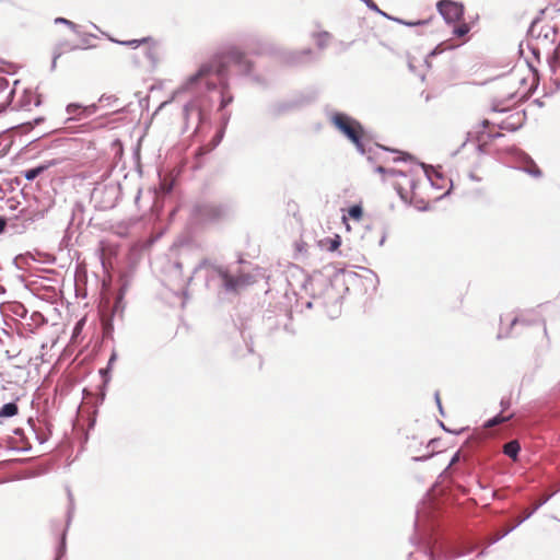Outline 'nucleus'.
I'll list each match as a JSON object with an SVG mask.
<instances>
[{
  "instance_id": "obj_41",
  "label": "nucleus",
  "mask_w": 560,
  "mask_h": 560,
  "mask_svg": "<svg viewBox=\"0 0 560 560\" xmlns=\"http://www.w3.org/2000/svg\"><path fill=\"white\" fill-rule=\"evenodd\" d=\"M60 46L61 45H56V47L54 48V54H52V60H51V70H55L56 69V65H57V60L63 55L65 50L60 49Z\"/></svg>"
},
{
  "instance_id": "obj_31",
  "label": "nucleus",
  "mask_w": 560,
  "mask_h": 560,
  "mask_svg": "<svg viewBox=\"0 0 560 560\" xmlns=\"http://www.w3.org/2000/svg\"><path fill=\"white\" fill-rule=\"evenodd\" d=\"M313 37L316 39V46L319 49H325L328 46V42L331 38V35L327 31H322L318 33H314Z\"/></svg>"
},
{
  "instance_id": "obj_47",
  "label": "nucleus",
  "mask_w": 560,
  "mask_h": 560,
  "mask_svg": "<svg viewBox=\"0 0 560 560\" xmlns=\"http://www.w3.org/2000/svg\"><path fill=\"white\" fill-rule=\"evenodd\" d=\"M517 526L514 525L513 527L509 528L508 530L503 532L502 534H500L499 536L497 537H492V539L490 540L489 545H493L495 542H498L499 540H501L503 537H505L509 533H511L513 529H515Z\"/></svg>"
},
{
  "instance_id": "obj_54",
  "label": "nucleus",
  "mask_w": 560,
  "mask_h": 560,
  "mask_svg": "<svg viewBox=\"0 0 560 560\" xmlns=\"http://www.w3.org/2000/svg\"><path fill=\"white\" fill-rule=\"evenodd\" d=\"M116 360H117V353L115 351H113L108 359L107 365H106V372H110L113 364L115 363Z\"/></svg>"
},
{
  "instance_id": "obj_51",
  "label": "nucleus",
  "mask_w": 560,
  "mask_h": 560,
  "mask_svg": "<svg viewBox=\"0 0 560 560\" xmlns=\"http://www.w3.org/2000/svg\"><path fill=\"white\" fill-rule=\"evenodd\" d=\"M84 110L85 114H88V116L91 117L92 115L96 114V112L98 110V106L97 104L93 103L91 105L85 106Z\"/></svg>"
},
{
  "instance_id": "obj_6",
  "label": "nucleus",
  "mask_w": 560,
  "mask_h": 560,
  "mask_svg": "<svg viewBox=\"0 0 560 560\" xmlns=\"http://www.w3.org/2000/svg\"><path fill=\"white\" fill-rule=\"evenodd\" d=\"M121 196L119 183L101 184L94 187L91 199L97 210L105 211L113 209Z\"/></svg>"
},
{
  "instance_id": "obj_7",
  "label": "nucleus",
  "mask_w": 560,
  "mask_h": 560,
  "mask_svg": "<svg viewBox=\"0 0 560 560\" xmlns=\"http://www.w3.org/2000/svg\"><path fill=\"white\" fill-rule=\"evenodd\" d=\"M436 9L446 24H454L464 18L465 9L463 3L454 0H440Z\"/></svg>"
},
{
  "instance_id": "obj_52",
  "label": "nucleus",
  "mask_w": 560,
  "mask_h": 560,
  "mask_svg": "<svg viewBox=\"0 0 560 560\" xmlns=\"http://www.w3.org/2000/svg\"><path fill=\"white\" fill-rule=\"evenodd\" d=\"M428 23H429V20L405 21L404 25L409 26V27H413V26H418V25H424V24H428Z\"/></svg>"
},
{
  "instance_id": "obj_48",
  "label": "nucleus",
  "mask_w": 560,
  "mask_h": 560,
  "mask_svg": "<svg viewBox=\"0 0 560 560\" xmlns=\"http://www.w3.org/2000/svg\"><path fill=\"white\" fill-rule=\"evenodd\" d=\"M306 247V244L304 242H296L295 243V249H296V255H295V258L299 259L300 258V255L304 254L306 252L305 249Z\"/></svg>"
},
{
  "instance_id": "obj_50",
  "label": "nucleus",
  "mask_w": 560,
  "mask_h": 560,
  "mask_svg": "<svg viewBox=\"0 0 560 560\" xmlns=\"http://www.w3.org/2000/svg\"><path fill=\"white\" fill-rule=\"evenodd\" d=\"M58 45H61L60 49H62L65 51H73V50L80 49V47L78 45H70L67 42L59 43Z\"/></svg>"
},
{
  "instance_id": "obj_28",
  "label": "nucleus",
  "mask_w": 560,
  "mask_h": 560,
  "mask_svg": "<svg viewBox=\"0 0 560 560\" xmlns=\"http://www.w3.org/2000/svg\"><path fill=\"white\" fill-rule=\"evenodd\" d=\"M553 493L551 494H548L546 495L544 499H541L538 503H536L535 505H533V508L527 511L520 520L518 522L515 524L516 526H520L523 522H525L526 520H528L536 511H538V509H540L544 504H546L551 498H552Z\"/></svg>"
},
{
  "instance_id": "obj_43",
  "label": "nucleus",
  "mask_w": 560,
  "mask_h": 560,
  "mask_svg": "<svg viewBox=\"0 0 560 560\" xmlns=\"http://www.w3.org/2000/svg\"><path fill=\"white\" fill-rule=\"evenodd\" d=\"M395 189H396L397 194L399 195V197H400L402 200L407 201L408 196H409V192H408V190L406 189V187L404 186V184H401V183H396V184H395Z\"/></svg>"
},
{
  "instance_id": "obj_40",
  "label": "nucleus",
  "mask_w": 560,
  "mask_h": 560,
  "mask_svg": "<svg viewBox=\"0 0 560 560\" xmlns=\"http://www.w3.org/2000/svg\"><path fill=\"white\" fill-rule=\"evenodd\" d=\"M224 127H221L220 130L217 131V133L213 136L212 140H211V147L209 150H212L214 149L215 147L219 145V143L222 141L223 139V136H224Z\"/></svg>"
},
{
  "instance_id": "obj_45",
  "label": "nucleus",
  "mask_w": 560,
  "mask_h": 560,
  "mask_svg": "<svg viewBox=\"0 0 560 560\" xmlns=\"http://www.w3.org/2000/svg\"><path fill=\"white\" fill-rule=\"evenodd\" d=\"M98 102L104 103L106 106H112L114 103L118 102V98L115 95H106L103 94Z\"/></svg>"
},
{
  "instance_id": "obj_64",
  "label": "nucleus",
  "mask_w": 560,
  "mask_h": 560,
  "mask_svg": "<svg viewBox=\"0 0 560 560\" xmlns=\"http://www.w3.org/2000/svg\"><path fill=\"white\" fill-rule=\"evenodd\" d=\"M8 205L11 210H14L19 206V202L14 199H9Z\"/></svg>"
},
{
  "instance_id": "obj_62",
  "label": "nucleus",
  "mask_w": 560,
  "mask_h": 560,
  "mask_svg": "<svg viewBox=\"0 0 560 560\" xmlns=\"http://www.w3.org/2000/svg\"><path fill=\"white\" fill-rule=\"evenodd\" d=\"M374 171H375L376 173H378V174H383V175H384V174H387L388 168H386V167H384V166H382V165H377V166L374 168Z\"/></svg>"
},
{
  "instance_id": "obj_63",
  "label": "nucleus",
  "mask_w": 560,
  "mask_h": 560,
  "mask_svg": "<svg viewBox=\"0 0 560 560\" xmlns=\"http://www.w3.org/2000/svg\"><path fill=\"white\" fill-rule=\"evenodd\" d=\"M305 306H306L307 308H312V307H319V304H318V303H316V302H315V300L312 298V300H311V301H307V302H306Z\"/></svg>"
},
{
  "instance_id": "obj_26",
  "label": "nucleus",
  "mask_w": 560,
  "mask_h": 560,
  "mask_svg": "<svg viewBox=\"0 0 560 560\" xmlns=\"http://www.w3.org/2000/svg\"><path fill=\"white\" fill-rule=\"evenodd\" d=\"M319 245L325 247L328 252H335L341 245V237L338 234L334 237H326L319 241Z\"/></svg>"
},
{
  "instance_id": "obj_60",
  "label": "nucleus",
  "mask_w": 560,
  "mask_h": 560,
  "mask_svg": "<svg viewBox=\"0 0 560 560\" xmlns=\"http://www.w3.org/2000/svg\"><path fill=\"white\" fill-rule=\"evenodd\" d=\"M357 151L362 154V155H366L368 154V149L365 148V144L364 142H362L359 147L355 148Z\"/></svg>"
},
{
  "instance_id": "obj_14",
  "label": "nucleus",
  "mask_w": 560,
  "mask_h": 560,
  "mask_svg": "<svg viewBox=\"0 0 560 560\" xmlns=\"http://www.w3.org/2000/svg\"><path fill=\"white\" fill-rule=\"evenodd\" d=\"M515 158L520 162V170L533 177H541L542 173L534 160L524 151L515 150Z\"/></svg>"
},
{
  "instance_id": "obj_20",
  "label": "nucleus",
  "mask_w": 560,
  "mask_h": 560,
  "mask_svg": "<svg viewBox=\"0 0 560 560\" xmlns=\"http://www.w3.org/2000/svg\"><path fill=\"white\" fill-rule=\"evenodd\" d=\"M84 107L80 103H70L66 107V112L70 115L67 121H80L89 118L88 114H85Z\"/></svg>"
},
{
  "instance_id": "obj_25",
  "label": "nucleus",
  "mask_w": 560,
  "mask_h": 560,
  "mask_svg": "<svg viewBox=\"0 0 560 560\" xmlns=\"http://www.w3.org/2000/svg\"><path fill=\"white\" fill-rule=\"evenodd\" d=\"M520 452H521V445L516 440H511L504 444L503 453L508 457H510L512 459H516L518 457Z\"/></svg>"
},
{
  "instance_id": "obj_33",
  "label": "nucleus",
  "mask_w": 560,
  "mask_h": 560,
  "mask_svg": "<svg viewBox=\"0 0 560 560\" xmlns=\"http://www.w3.org/2000/svg\"><path fill=\"white\" fill-rule=\"evenodd\" d=\"M66 538H67V528L62 532L60 536V541L56 550L55 560H60V558L66 553Z\"/></svg>"
},
{
  "instance_id": "obj_12",
  "label": "nucleus",
  "mask_w": 560,
  "mask_h": 560,
  "mask_svg": "<svg viewBox=\"0 0 560 560\" xmlns=\"http://www.w3.org/2000/svg\"><path fill=\"white\" fill-rule=\"evenodd\" d=\"M245 47L253 55H273L276 54L275 47L267 42H264L260 37L253 35L245 40Z\"/></svg>"
},
{
  "instance_id": "obj_49",
  "label": "nucleus",
  "mask_w": 560,
  "mask_h": 560,
  "mask_svg": "<svg viewBox=\"0 0 560 560\" xmlns=\"http://www.w3.org/2000/svg\"><path fill=\"white\" fill-rule=\"evenodd\" d=\"M100 375L103 378V386L105 387L110 381V372H106V366L100 370Z\"/></svg>"
},
{
  "instance_id": "obj_44",
  "label": "nucleus",
  "mask_w": 560,
  "mask_h": 560,
  "mask_svg": "<svg viewBox=\"0 0 560 560\" xmlns=\"http://www.w3.org/2000/svg\"><path fill=\"white\" fill-rule=\"evenodd\" d=\"M539 21H540V18H536L533 20V22L530 23L528 31H527L528 36L537 38V34L539 32V31H537V25H538Z\"/></svg>"
},
{
  "instance_id": "obj_55",
  "label": "nucleus",
  "mask_w": 560,
  "mask_h": 560,
  "mask_svg": "<svg viewBox=\"0 0 560 560\" xmlns=\"http://www.w3.org/2000/svg\"><path fill=\"white\" fill-rule=\"evenodd\" d=\"M145 57L151 60L153 63L156 62L158 58H156V54L155 51L149 47L147 50H145Z\"/></svg>"
},
{
  "instance_id": "obj_58",
  "label": "nucleus",
  "mask_w": 560,
  "mask_h": 560,
  "mask_svg": "<svg viewBox=\"0 0 560 560\" xmlns=\"http://www.w3.org/2000/svg\"><path fill=\"white\" fill-rule=\"evenodd\" d=\"M9 89V81L4 78H0V92H4Z\"/></svg>"
},
{
  "instance_id": "obj_29",
  "label": "nucleus",
  "mask_w": 560,
  "mask_h": 560,
  "mask_svg": "<svg viewBox=\"0 0 560 560\" xmlns=\"http://www.w3.org/2000/svg\"><path fill=\"white\" fill-rule=\"evenodd\" d=\"M547 62L552 73H556L557 68L560 67V47L553 48L552 52L548 55Z\"/></svg>"
},
{
  "instance_id": "obj_59",
  "label": "nucleus",
  "mask_w": 560,
  "mask_h": 560,
  "mask_svg": "<svg viewBox=\"0 0 560 560\" xmlns=\"http://www.w3.org/2000/svg\"><path fill=\"white\" fill-rule=\"evenodd\" d=\"M528 47H529L533 56L537 59V61H539V48L534 45H529Z\"/></svg>"
},
{
  "instance_id": "obj_3",
  "label": "nucleus",
  "mask_w": 560,
  "mask_h": 560,
  "mask_svg": "<svg viewBox=\"0 0 560 560\" xmlns=\"http://www.w3.org/2000/svg\"><path fill=\"white\" fill-rule=\"evenodd\" d=\"M232 62L238 67L240 73L244 77H250L254 68L253 61L246 58L245 51L235 45H229L218 49L208 61L201 63L198 70L188 77L185 88L190 89L201 79L214 74L220 84L229 86L230 73L229 63Z\"/></svg>"
},
{
  "instance_id": "obj_5",
  "label": "nucleus",
  "mask_w": 560,
  "mask_h": 560,
  "mask_svg": "<svg viewBox=\"0 0 560 560\" xmlns=\"http://www.w3.org/2000/svg\"><path fill=\"white\" fill-rule=\"evenodd\" d=\"M326 113L331 125L355 148L363 142L364 128L359 120L342 112L327 110Z\"/></svg>"
},
{
  "instance_id": "obj_34",
  "label": "nucleus",
  "mask_w": 560,
  "mask_h": 560,
  "mask_svg": "<svg viewBox=\"0 0 560 560\" xmlns=\"http://www.w3.org/2000/svg\"><path fill=\"white\" fill-rule=\"evenodd\" d=\"M499 129L501 130H506V131H510V132H514L516 130H518L522 125L521 124H514L510 120H503L501 121L499 125H498Z\"/></svg>"
},
{
  "instance_id": "obj_24",
  "label": "nucleus",
  "mask_w": 560,
  "mask_h": 560,
  "mask_svg": "<svg viewBox=\"0 0 560 560\" xmlns=\"http://www.w3.org/2000/svg\"><path fill=\"white\" fill-rule=\"evenodd\" d=\"M110 40L116 44H119L122 46H128L131 48H138L139 46H141L143 44H150V43L155 44V40L151 36L142 37L140 39H130V40H117V39L110 38Z\"/></svg>"
},
{
  "instance_id": "obj_42",
  "label": "nucleus",
  "mask_w": 560,
  "mask_h": 560,
  "mask_svg": "<svg viewBox=\"0 0 560 560\" xmlns=\"http://www.w3.org/2000/svg\"><path fill=\"white\" fill-rule=\"evenodd\" d=\"M95 36L93 34H83L82 37H81V43L82 45L79 46L80 49H86V48H92L94 47L92 44H91V39L94 38Z\"/></svg>"
},
{
  "instance_id": "obj_13",
  "label": "nucleus",
  "mask_w": 560,
  "mask_h": 560,
  "mask_svg": "<svg viewBox=\"0 0 560 560\" xmlns=\"http://www.w3.org/2000/svg\"><path fill=\"white\" fill-rule=\"evenodd\" d=\"M183 115L187 124L190 119L197 120L196 129L208 119L207 114L203 112L197 100H191L184 105Z\"/></svg>"
},
{
  "instance_id": "obj_35",
  "label": "nucleus",
  "mask_w": 560,
  "mask_h": 560,
  "mask_svg": "<svg viewBox=\"0 0 560 560\" xmlns=\"http://www.w3.org/2000/svg\"><path fill=\"white\" fill-rule=\"evenodd\" d=\"M371 11L376 12L383 18H389V14L378 8L374 0H361Z\"/></svg>"
},
{
  "instance_id": "obj_19",
  "label": "nucleus",
  "mask_w": 560,
  "mask_h": 560,
  "mask_svg": "<svg viewBox=\"0 0 560 560\" xmlns=\"http://www.w3.org/2000/svg\"><path fill=\"white\" fill-rule=\"evenodd\" d=\"M419 165L422 167L424 175L428 178V180L431 183V185L433 187H435L436 189H441L443 186L441 184H439V180L444 179L443 174L439 170L434 168L431 165H428L424 163H420Z\"/></svg>"
},
{
  "instance_id": "obj_38",
  "label": "nucleus",
  "mask_w": 560,
  "mask_h": 560,
  "mask_svg": "<svg viewBox=\"0 0 560 560\" xmlns=\"http://www.w3.org/2000/svg\"><path fill=\"white\" fill-rule=\"evenodd\" d=\"M348 213L350 218L354 220H360L363 214V209L360 205H353L349 208Z\"/></svg>"
},
{
  "instance_id": "obj_22",
  "label": "nucleus",
  "mask_w": 560,
  "mask_h": 560,
  "mask_svg": "<svg viewBox=\"0 0 560 560\" xmlns=\"http://www.w3.org/2000/svg\"><path fill=\"white\" fill-rule=\"evenodd\" d=\"M30 319L32 323H26L23 325L24 331L30 334H34L36 328L47 323V319L40 312H33Z\"/></svg>"
},
{
  "instance_id": "obj_46",
  "label": "nucleus",
  "mask_w": 560,
  "mask_h": 560,
  "mask_svg": "<svg viewBox=\"0 0 560 560\" xmlns=\"http://www.w3.org/2000/svg\"><path fill=\"white\" fill-rule=\"evenodd\" d=\"M448 47L445 46V43H441L436 45L428 55V57H436L438 55L442 54L445 49Z\"/></svg>"
},
{
  "instance_id": "obj_18",
  "label": "nucleus",
  "mask_w": 560,
  "mask_h": 560,
  "mask_svg": "<svg viewBox=\"0 0 560 560\" xmlns=\"http://www.w3.org/2000/svg\"><path fill=\"white\" fill-rule=\"evenodd\" d=\"M59 163H60V161L57 159L44 161L34 167H30V168L22 171V175L24 176L25 179L32 182L35 178H37L39 175H42L44 172H46L48 168H50L51 166H56Z\"/></svg>"
},
{
  "instance_id": "obj_39",
  "label": "nucleus",
  "mask_w": 560,
  "mask_h": 560,
  "mask_svg": "<svg viewBox=\"0 0 560 560\" xmlns=\"http://www.w3.org/2000/svg\"><path fill=\"white\" fill-rule=\"evenodd\" d=\"M459 457H460V454L459 452L457 451L453 457L451 458L447 467L442 471V474L440 475L441 477H446L451 474L452 471V466L455 465L458 460H459Z\"/></svg>"
},
{
  "instance_id": "obj_15",
  "label": "nucleus",
  "mask_w": 560,
  "mask_h": 560,
  "mask_svg": "<svg viewBox=\"0 0 560 560\" xmlns=\"http://www.w3.org/2000/svg\"><path fill=\"white\" fill-rule=\"evenodd\" d=\"M313 51L311 48H304L302 50L288 51L283 55V61L289 66H302L311 60Z\"/></svg>"
},
{
  "instance_id": "obj_61",
  "label": "nucleus",
  "mask_w": 560,
  "mask_h": 560,
  "mask_svg": "<svg viewBox=\"0 0 560 560\" xmlns=\"http://www.w3.org/2000/svg\"><path fill=\"white\" fill-rule=\"evenodd\" d=\"M231 118V114L230 113H224L222 115V127H226V125L229 124V120Z\"/></svg>"
},
{
  "instance_id": "obj_8",
  "label": "nucleus",
  "mask_w": 560,
  "mask_h": 560,
  "mask_svg": "<svg viewBox=\"0 0 560 560\" xmlns=\"http://www.w3.org/2000/svg\"><path fill=\"white\" fill-rule=\"evenodd\" d=\"M32 130L30 122H23L13 127H10L0 132V155H5L15 141V136L27 133Z\"/></svg>"
},
{
  "instance_id": "obj_4",
  "label": "nucleus",
  "mask_w": 560,
  "mask_h": 560,
  "mask_svg": "<svg viewBox=\"0 0 560 560\" xmlns=\"http://www.w3.org/2000/svg\"><path fill=\"white\" fill-rule=\"evenodd\" d=\"M233 214V205L229 201H198L190 211L196 223H217Z\"/></svg>"
},
{
  "instance_id": "obj_30",
  "label": "nucleus",
  "mask_w": 560,
  "mask_h": 560,
  "mask_svg": "<svg viewBox=\"0 0 560 560\" xmlns=\"http://www.w3.org/2000/svg\"><path fill=\"white\" fill-rule=\"evenodd\" d=\"M387 175L393 176V177H397V176L404 177L407 182L406 184L409 186L411 191H413L417 187L416 179L409 178L408 175L404 171L396 170V168H388Z\"/></svg>"
},
{
  "instance_id": "obj_2",
  "label": "nucleus",
  "mask_w": 560,
  "mask_h": 560,
  "mask_svg": "<svg viewBox=\"0 0 560 560\" xmlns=\"http://www.w3.org/2000/svg\"><path fill=\"white\" fill-rule=\"evenodd\" d=\"M360 281V276L352 270L326 266L323 271H316L308 277L304 287L327 316L334 319L340 315L342 300L350 287L359 284Z\"/></svg>"
},
{
  "instance_id": "obj_23",
  "label": "nucleus",
  "mask_w": 560,
  "mask_h": 560,
  "mask_svg": "<svg viewBox=\"0 0 560 560\" xmlns=\"http://www.w3.org/2000/svg\"><path fill=\"white\" fill-rule=\"evenodd\" d=\"M558 37V28L553 25H542L537 34V39L542 38L544 40L553 44Z\"/></svg>"
},
{
  "instance_id": "obj_27",
  "label": "nucleus",
  "mask_w": 560,
  "mask_h": 560,
  "mask_svg": "<svg viewBox=\"0 0 560 560\" xmlns=\"http://www.w3.org/2000/svg\"><path fill=\"white\" fill-rule=\"evenodd\" d=\"M19 413V406L15 401H9L0 408V418H12Z\"/></svg>"
},
{
  "instance_id": "obj_21",
  "label": "nucleus",
  "mask_w": 560,
  "mask_h": 560,
  "mask_svg": "<svg viewBox=\"0 0 560 560\" xmlns=\"http://www.w3.org/2000/svg\"><path fill=\"white\" fill-rule=\"evenodd\" d=\"M127 290V284H124L118 294L115 298L114 304L112 306V317H119L122 318L124 311H125V302L124 296Z\"/></svg>"
},
{
  "instance_id": "obj_56",
  "label": "nucleus",
  "mask_w": 560,
  "mask_h": 560,
  "mask_svg": "<svg viewBox=\"0 0 560 560\" xmlns=\"http://www.w3.org/2000/svg\"><path fill=\"white\" fill-rule=\"evenodd\" d=\"M434 454H435L434 452H431V453H428V454H424V455H421V456H413L412 460L413 462H425L429 458H431Z\"/></svg>"
},
{
  "instance_id": "obj_1",
  "label": "nucleus",
  "mask_w": 560,
  "mask_h": 560,
  "mask_svg": "<svg viewBox=\"0 0 560 560\" xmlns=\"http://www.w3.org/2000/svg\"><path fill=\"white\" fill-rule=\"evenodd\" d=\"M244 260L241 258L236 264L222 265L215 259L203 258L192 269L191 275L184 277L183 261L174 260L167 264L170 282H173L177 294L189 298L188 287L194 279H201L208 291L221 294L237 295L248 285L255 282V277L241 268Z\"/></svg>"
},
{
  "instance_id": "obj_9",
  "label": "nucleus",
  "mask_w": 560,
  "mask_h": 560,
  "mask_svg": "<svg viewBox=\"0 0 560 560\" xmlns=\"http://www.w3.org/2000/svg\"><path fill=\"white\" fill-rule=\"evenodd\" d=\"M201 83L205 84L206 89L208 91H213L218 86L220 88V105L219 110H223L229 104H231L234 100V96L230 93V85L228 88H224L220 82H214L210 79V77H207L206 79H201L199 82H197L190 90L195 89L196 86L200 85ZM183 90L189 91V89L185 88V84L183 85Z\"/></svg>"
},
{
  "instance_id": "obj_57",
  "label": "nucleus",
  "mask_w": 560,
  "mask_h": 560,
  "mask_svg": "<svg viewBox=\"0 0 560 560\" xmlns=\"http://www.w3.org/2000/svg\"><path fill=\"white\" fill-rule=\"evenodd\" d=\"M14 93H15L14 89L9 90V92H8V94H7V101H8V102H7L5 104H2V105H1V106H2V110H4V109H5V107L10 104V102L12 101V98H13V96H14Z\"/></svg>"
},
{
  "instance_id": "obj_53",
  "label": "nucleus",
  "mask_w": 560,
  "mask_h": 560,
  "mask_svg": "<svg viewBox=\"0 0 560 560\" xmlns=\"http://www.w3.org/2000/svg\"><path fill=\"white\" fill-rule=\"evenodd\" d=\"M501 412L503 413L511 407V399L509 397H503L500 401Z\"/></svg>"
},
{
  "instance_id": "obj_10",
  "label": "nucleus",
  "mask_w": 560,
  "mask_h": 560,
  "mask_svg": "<svg viewBox=\"0 0 560 560\" xmlns=\"http://www.w3.org/2000/svg\"><path fill=\"white\" fill-rule=\"evenodd\" d=\"M84 213L85 208L83 203L79 201L74 202L71 209V218L65 231L63 238H70L74 232L81 230L82 225L84 224Z\"/></svg>"
},
{
  "instance_id": "obj_37",
  "label": "nucleus",
  "mask_w": 560,
  "mask_h": 560,
  "mask_svg": "<svg viewBox=\"0 0 560 560\" xmlns=\"http://www.w3.org/2000/svg\"><path fill=\"white\" fill-rule=\"evenodd\" d=\"M469 31H470V26L467 23H463V24L454 27L453 34L456 37H464L465 35H467L469 33Z\"/></svg>"
},
{
  "instance_id": "obj_36",
  "label": "nucleus",
  "mask_w": 560,
  "mask_h": 560,
  "mask_svg": "<svg viewBox=\"0 0 560 560\" xmlns=\"http://www.w3.org/2000/svg\"><path fill=\"white\" fill-rule=\"evenodd\" d=\"M55 24H63L67 25L73 33L79 34L78 25L73 23L72 21L66 19V18H56Z\"/></svg>"
},
{
  "instance_id": "obj_11",
  "label": "nucleus",
  "mask_w": 560,
  "mask_h": 560,
  "mask_svg": "<svg viewBox=\"0 0 560 560\" xmlns=\"http://www.w3.org/2000/svg\"><path fill=\"white\" fill-rule=\"evenodd\" d=\"M306 103V101L303 97L294 98V100H287L277 102L275 104H271L268 108V112L273 117H279L281 115H284L289 112L295 110L303 106Z\"/></svg>"
},
{
  "instance_id": "obj_16",
  "label": "nucleus",
  "mask_w": 560,
  "mask_h": 560,
  "mask_svg": "<svg viewBox=\"0 0 560 560\" xmlns=\"http://www.w3.org/2000/svg\"><path fill=\"white\" fill-rule=\"evenodd\" d=\"M376 150H383V151H388V152H393V153H399L400 156L398 158H395L394 161L395 162H398V161H408V160H412L413 156L409 153H406V152H400L398 150H395V149H390V148H387V147H384V145H381L378 143H375V147L372 148H368V154H366V159L368 161L373 164L375 163L376 161H378V154L376 152Z\"/></svg>"
},
{
  "instance_id": "obj_32",
  "label": "nucleus",
  "mask_w": 560,
  "mask_h": 560,
  "mask_svg": "<svg viewBox=\"0 0 560 560\" xmlns=\"http://www.w3.org/2000/svg\"><path fill=\"white\" fill-rule=\"evenodd\" d=\"M513 418V415L504 416L502 412H499L494 417L490 418L487 422V427H493L499 423L508 422Z\"/></svg>"
},
{
  "instance_id": "obj_17",
  "label": "nucleus",
  "mask_w": 560,
  "mask_h": 560,
  "mask_svg": "<svg viewBox=\"0 0 560 560\" xmlns=\"http://www.w3.org/2000/svg\"><path fill=\"white\" fill-rule=\"evenodd\" d=\"M423 548L425 556L430 560H440L441 558L448 560L460 556V553L447 555L445 548L442 545L438 546L436 542L432 544L431 541H425Z\"/></svg>"
}]
</instances>
